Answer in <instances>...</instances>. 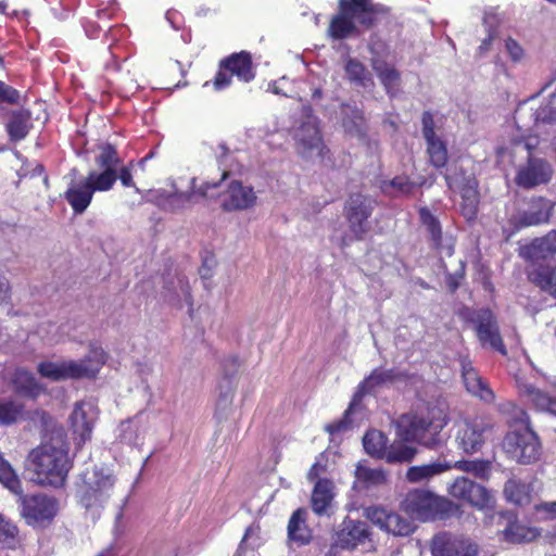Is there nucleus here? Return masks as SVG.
<instances>
[{"mask_svg":"<svg viewBox=\"0 0 556 556\" xmlns=\"http://www.w3.org/2000/svg\"><path fill=\"white\" fill-rule=\"evenodd\" d=\"M388 188L396 189L403 195H409L413 193L415 184L409 179L408 176L400 175L382 182L381 189L384 193L388 192Z\"/></svg>","mask_w":556,"mask_h":556,"instance_id":"nucleus-52","label":"nucleus"},{"mask_svg":"<svg viewBox=\"0 0 556 556\" xmlns=\"http://www.w3.org/2000/svg\"><path fill=\"white\" fill-rule=\"evenodd\" d=\"M389 12L390 9L386 5L370 1L351 11V16H353V20L361 26L370 29L377 25L380 16L387 15Z\"/></svg>","mask_w":556,"mask_h":556,"instance_id":"nucleus-34","label":"nucleus"},{"mask_svg":"<svg viewBox=\"0 0 556 556\" xmlns=\"http://www.w3.org/2000/svg\"><path fill=\"white\" fill-rule=\"evenodd\" d=\"M505 46L513 61L516 62L521 60L523 55V49L515 39L508 38L505 42Z\"/></svg>","mask_w":556,"mask_h":556,"instance_id":"nucleus-57","label":"nucleus"},{"mask_svg":"<svg viewBox=\"0 0 556 556\" xmlns=\"http://www.w3.org/2000/svg\"><path fill=\"white\" fill-rule=\"evenodd\" d=\"M20 543V531L15 523L0 515V547L13 549Z\"/></svg>","mask_w":556,"mask_h":556,"instance_id":"nucleus-46","label":"nucleus"},{"mask_svg":"<svg viewBox=\"0 0 556 556\" xmlns=\"http://www.w3.org/2000/svg\"><path fill=\"white\" fill-rule=\"evenodd\" d=\"M552 210L553 205L546 199L542 197L533 198L528 208L513 216L509 223L514 226L515 230L538 226L549 220Z\"/></svg>","mask_w":556,"mask_h":556,"instance_id":"nucleus-21","label":"nucleus"},{"mask_svg":"<svg viewBox=\"0 0 556 556\" xmlns=\"http://www.w3.org/2000/svg\"><path fill=\"white\" fill-rule=\"evenodd\" d=\"M342 114V126L348 134L359 138H365L367 136L366 118L361 109L344 105Z\"/></svg>","mask_w":556,"mask_h":556,"instance_id":"nucleus-35","label":"nucleus"},{"mask_svg":"<svg viewBox=\"0 0 556 556\" xmlns=\"http://www.w3.org/2000/svg\"><path fill=\"white\" fill-rule=\"evenodd\" d=\"M345 74L350 81L358 86L365 87L370 79L366 66L357 59L349 58L344 65Z\"/></svg>","mask_w":556,"mask_h":556,"instance_id":"nucleus-48","label":"nucleus"},{"mask_svg":"<svg viewBox=\"0 0 556 556\" xmlns=\"http://www.w3.org/2000/svg\"><path fill=\"white\" fill-rule=\"evenodd\" d=\"M96 7V17L98 20L111 18L116 11V0H91Z\"/></svg>","mask_w":556,"mask_h":556,"instance_id":"nucleus-55","label":"nucleus"},{"mask_svg":"<svg viewBox=\"0 0 556 556\" xmlns=\"http://www.w3.org/2000/svg\"><path fill=\"white\" fill-rule=\"evenodd\" d=\"M256 76V66L253 63L252 54L242 50L233 52L218 62L215 76L211 81H205L203 87L212 85L215 91H223L230 87L232 78L248 84L254 80Z\"/></svg>","mask_w":556,"mask_h":556,"instance_id":"nucleus-7","label":"nucleus"},{"mask_svg":"<svg viewBox=\"0 0 556 556\" xmlns=\"http://www.w3.org/2000/svg\"><path fill=\"white\" fill-rule=\"evenodd\" d=\"M421 132L426 141V153L431 166L442 169L448 161L447 143L437 135L433 114L424 111L421 115Z\"/></svg>","mask_w":556,"mask_h":556,"instance_id":"nucleus-18","label":"nucleus"},{"mask_svg":"<svg viewBox=\"0 0 556 556\" xmlns=\"http://www.w3.org/2000/svg\"><path fill=\"white\" fill-rule=\"evenodd\" d=\"M517 386L520 396L527 404L532 405L539 412L556 416V395L552 396L547 392L526 382L518 381Z\"/></svg>","mask_w":556,"mask_h":556,"instance_id":"nucleus-29","label":"nucleus"},{"mask_svg":"<svg viewBox=\"0 0 556 556\" xmlns=\"http://www.w3.org/2000/svg\"><path fill=\"white\" fill-rule=\"evenodd\" d=\"M407 377L408 376L405 371H399L394 368H375L358 383L353 395L354 401L361 402L364 396L372 394L378 388L387 383H394L395 381L405 380Z\"/></svg>","mask_w":556,"mask_h":556,"instance_id":"nucleus-23","label":"nucleus"},{"mask_svg":"<svg viewBox=\"0 0 556 556\" xmlns=\"http://www.w3.org/2000/svg\"><path fill=\"white\" fill-rule=\"evenodd\" d=\"M504 495L506 500L516 505H522L528 498L525 483L517 479H509L504 485Z\"/></svg>","mask_w":556,"mask_h":556,"instance_id":"nucleus-49","label":"nucleus"},{"mask_svg":"<svg viewBox=\"0 0 556 556\" xmlns=\"http://www.w3.org/2000/svg\"><path fill=\"white\" fill-rule=\"evenodd\" d=\"M355 477L365 486H377L387 483L388 475L382 468H370L358 464L355 468Z\"/></svg>","mask_w":556,"mask_h":556,"instance_id":"nucleus-45","label":"nucleus"},{"mask_svg":"<svg viewBox=\"0 0 556 556\" xmlns=\"http://www.w3.org/2000/svg\"><path fill=\"white\" fill-rule=\"evenodd\" d=\"M375 201L362 192H352L343 205V215L346 219L351 238L343 236L340 240L341 249L351 241H363L370 229L368 219L372 215Z\"/></svg>","mask_w":556,"mask_h":556,"instance_id":"nucleus-8","label":"nucleus"},{"mask_svg":"<svg viewBox=\"0 0 556 556\" xmlns=\"http://www.w3.org/2000/svg\"><path fill=\"white\" fill-rule=\"evenodd\" d=\"M421 225L427 229L433 250L439 254L451 256L454 253V244L443 243V232L440 220L434 216L427 206L418 210Z\"/></svg>","mask_w":556,"mask_h":556,"instance_id":"nucleus-27","label":"nucleus"},{"mask_svg":"<svg viewBox=\"0 0 556 556\" xmlns=\"http://www.w3.org/2000/svg\"><path fill=\"white\" fill-rule=\"evenodd\" d=\"M462 376L469 393L478 396L485 403H493L495 401L494 392L469 362L463 363Z\"/></svg>","mask_w":556,"mask_h":556,"instance_id":"nucleus-30","label":"nucleus"},{"mask_svg":"<svg viewBox=\"0 0 556 556\" xmlns=\"http://www.w3.org/2000/svg\"><path fill=\"white\" fill-rule=\"evenodd\" d=\"M34 480L43 486H64L72 462L65 443L45 442L33 448L28 455Z\"/></svg>","mask_w":556,"mask_h":556,"instance_id":"nucleus-1","label":"nucleus"},{"mask_svg":"<svg viewBox=\"0 0 556 556\" xmlns=\"http://www.w3.org/2000/svg\"><path fill=\"white\" fill-rule=\"evenodd\" d=\"M332 497V482L328 479L317 480L311 496L313 511L318 516L325 514L331 504Z\"/></svg>","mask_w":556,"mask_h":556,"instance_id":"nucleus-36","label":"nucleus"},{"mask_svg":"<svg viewBox=\"0 0 556 556\" xmlns=\"http://www.w3.org/2000/svg\"><path fill=\"white\" fill-rule=\"evenodd\" d=\"M377 43L369 47V51L371 54L370 65L378 76L380 83L382 84L386 92L393 97L400 88L401 85V73L395 68L394 65L389 64L386 60H383L377 50ZM382 50L387 48L384 42L379 45Z\"/></svg>","mask_w":556,"mask_h":556,"instance_id":"nucleus-22","label":"nucleus"},{"mask_svg":"<svg viewBox=\"0 0 556 556\" xmlns=\"http://www.w3.org/2000/svg\"><path fill=\"white\" fill-rule=\"evenodd\" d=\"M256 195L252 187L243 186L239 180H232L227 188V197L222 202L226 212L242 211L255 204Z\"/></svg>","mask_w":556,"mask_h":556,"instance_id":"nucleus-25","label":"nucleus"},{"mask_svg":"<svg viewBox=\"0 0 556 556\" xmlns=\"http://www.w3.org/2000/svg\"><path fill=\"white\" fill-rule=\"evenodd\" d=\"M59 510V502L46 494L24 495L21 498V515L27 525L45 527L52 522Z\"/></svg>","mask_w":556,"mask_h":556,"instance_id":"nucleus-15","label":"nucleus"},{"mask_svg":"<svg viewBox=\"0 0 556 556\" xmlns=\"http://www.w3.org/2000/svg\"><path fill=\"white\" fill-rule=\"evenodd\" d=\"M358 403L359 402L354 401L353 397L349 407L343 413L342 417L338 420H333L332 422L327 424L325 426V431L328 432L330 435L339 434L341 432L346 431L351 426V414Z\"/></svg>","mask_w":556,"mask_h":556,"instance_id":"nucleus-51","label":"nucleus"},{"mask_svg":"<svg viewBox=\"0 0 556 556\" xmlns=\"http://www.w3.org/2000/svg\"><path fill=\"white\" fill-rule=\"evenodd\" d=\"M113 153L104 151L94 156V164L100 172L90 170L88 175L77 184H72L65 191L64 198L75 214H83L92 201L96 191H109L116 182V176L109 166Z\"/></svg>","mask_w":556,"mask_h":556,"instance_id":"nucleus-2","label":"nucleus"},{"mask_svg":"<svg viewBox=\"0 0 556 556\" xmlns=\"http://www.w3.org/2000/svg\"><path fill=\"white\" fill-rule=\"evenodd\" d=\"M168 74H177L178 79L173 81H167L162 88L170 89V88H180L186 86L187 83L182 81L186 77V71L184 70L180 62L176 61L167 67Z\"/></svg>","mask_w":556,"mask_h":556,"instance_id":"nucleus-56","label":"nucleus"},{"mask_svg":"<svg viewBox=\"0 0 556 556\" xmlns=\"http://www.w3.org/2000/svg\"><path fill=\"white\" fill-rule=\"evenodd\" d=\"M442 269L445 274V283L451 293H455L456 290L460 286L462 279H464L465 276V264L460 261V267L455 274H451L447 271L446 265L442 264Z\"/></svg>","mask_w":556,"mask_h":556,"instance_id":"nucleus-54","label":"nucleus"},{"mask_svg":"<svg viewBox=\"0 0 556 556\" xmlns=\"http://www.w3.org/2000/svg\"><path fill=\"white\" fill-rule=\"evenodd\" d=\"M296 149L301 154H308L317 151L319 155H324L325 144L318 118L311 113L300 124L294 134Z\"/></svg>","mask_w":556,"mask_h":556,"instance_id":"nucleus-19","label":"nucleus"},{"mask_svg":"<svg viewBox=\"0 0 556 556\" xmlns=\"http://www.w3.org/2000/svg\"><path fill=\"white\" fill-rule=\"evenodd\" d=\"M432 556H479L477 542L464 534L442 531L431 540Z\"/></svg>","mask_w":556,"mask_h":556,"instance_id":"nucleus-17","label":"nucleus"},{"mask_svg":"<svg viewBox=\"0 0 556 556\" xmlns=\"http://www.w3.org/2000/svg\"><path fill=\"white\" fill-rule=\"evenodd\" d=\"M84 27L87 36L90 38H97L101 30V27L94 21H87Z\"/></svg>","mask_w":556,"mask_h":556,"instance_id":"nucleus-63","label":"nucleus"},{"mask_svg":"<svg viewBox=\"0 0 556 556\" xmlns=\"http://www.w3.org/2000/svg\"><path fill=\"white\" fill-rule=\"evenodd\" d=\"M21 93L14 87L0 80V106L2 104L17 105L20 104Z\"/></svg>","mask_w":556,"mask_h":556,"instance_id":"nucleus-53","label":"nucleus"},{"mask_svg":"<svg viewBox=\"0 0 556 556\" xmlns=\"http://www.w3.org/2000/svg\"><path fill=\"white\" fill-rule=\"evenodd\" d=\"M519 256L525 261L526 269L556 263V230H549L520 247Z\"/></svg>","mask_w":556,"mask_h":556,"instance_id":"nucleus-16","label":"nucleus"},{"mask_svg":"<svg viewBox=\"0 0 556 556\" xmlns=\"http://www.w3.org/2000/svg\"><path fill=\"white\" fill-rule=\"evenodd\" d=\"M447 189L459 194V212L469 223L477 219L480 205L479 181L473 174L463 167L454 168L444 175Z\"/></svg>","mask_w":556,"mask_h":556,"instance_id":"nucleus-10","label":"nucleus"},{"mask_svg":"<svg viewBox=\"0 0 556 556\" xmlns=\"http://www.w3.org/2000/svg\"><path fill=\"white\" fill-rule=\"evenodd\" d=\"M115 482V477L103 468L86 470L76 486L78 504L92 515L99 514L111 498Z\"/></svg>","mask_w":556,"mask_h":556,"instance_id":"nucleus-5","label":"nucleus"},{"mask_svg":"<svg viewBox=\"0 0 556 556\" xmlns=\"http://www.w3.org/2000/svg\"><path fill=\"white\" fill-rule=\"evenodd\" d=\"M104 151L113 153V159L109 166L114 172L116 180L119 179L124 187H135L132 174L128 166L122 165V160L118 156L116 148L111 143H102L98 147V153L96 155H101Z\"/></svg>","mask_w":556,"mask_h":556,"instance_id":"nucleus-40","label":"nucleus"},{"mask_svg":"<svg viewBox=\"0 0 556 556\" xmlns=\"http://www.w3.org/2000/svg\"><path fill=\"white\" fill-rule=\"evenodd\" d=\"M307 509L299 507L295 509L287 526L288 540L296 546H304L311 543L313 531L307 523Z\"/></svg>","mask_w":556,"mask_h":556,"instance_id":"nucleus-28","label":"nucleus"},{"mask_svg":"<svg viewBox=\"0 0 556 556\" xmlns=\"http://www.w3.org/2000/svg\"><path fill=\"white\" fill-rule=\"evenodd\" d=\"M447 494L451 498L478 510L492 508L495 503L494 496L489 489L464 476L456 477L450 483Z\"/></svg>","mask_w":556,"mask_h":556,"instance_id":"nucleus-13","label":"nucleus"},{"mask_svg":"<svg viewBox=\"0 0 556 556\" xmlns=\"http://www.w3.org/2000/svg\"><path fill=\"white\" fill-rule=\"evenodd\" d=\"M503 533L506 542L515 544L532 542L540 535L536 528L527 527L518 522H509Z\"/></svg>","mask_w":556,"mask_h":556,"instance_id":"nucleus-41","label":"nucleus"},{"mask_svg":"<svg viewBox=\"0 0 556 556\" xmlns=\"http://www.w3.org/2000/svg\"><path fill=\"white\" fill-rule=\"evenodd\" d=\"M0 482L14 494H22V482L11 464L4 459L0 452Z\"/></svg>","mask_w":556,"mask_h":556,"instance_id":"nucleus-47","label":"nucleus"},{"mask_svg":"<svg viewBox=\"0 0 556 556\" xmlns=\"http://www.w3.org/2000/svg\"><path fill=\"white\" fill-rule=\"evenodd\" d=\"M229 176V172L227 170H224L222 176H220V179L218 181H214V182H210V181H205L200 188H199V192L202 194V195H207L208 191L212 190V189H216L220 186V184L226 180Z\"/></svg>","mask_w":556,"mask_h":556,"instance_id":"nucleus-60","label":"nucleus"},{"mask_svg":"<svg viewBox=\"0 0 556 556\" xmlns=\"http://www.w3.org/2000/svg\"><path fill=\"white\" fill-rule=\"evenodd\" d=\"M510 149L514 152L525 150L528 153L527 164L521 166L516 174L515 182L517 186L523 189H531L549 181L553 175L551 164L543 159L532 156L529 143L515 139L510 143Z\"/></svg>","mask_w":556,"mask_h":556,"instance_id":"nucleus-12","label":"nucleus"},{"mask_svg":"<svg viewBox=\"0 0 556 556\" xmlns=\"http://www.w3.org/2000/svg\"><path fill=\"white\" fill-rule=\"evenodd\" d=\"M447 421V416L441 408L428 405L410 416L405 430L406 439L426 447H434L440 443V432Z\"/></svg>","mask_w":556,"mask_h":556,"instance_id":"nucleus-6","label":"nucleus"},{"mask_svg":"<svg viewBox=\"0 0 556 556\" xmlns=\"http://www.w3.org/2000/svg\"><path fill=\"white\" fill-rule=\"evenodd\" d=\"M400 507L412 519L421 522L446 520L460 509L452 500L426 489L409 490Z\"/></svg>","mask_w":556,"mask_h":556,"instance_id":"nucleus-3","label":"nucleus"},{"mask_svg":"<svg viewBox=\"0 0 556 556\" xmlns=\"http://www.w3.org/2000/svg\"><path fill=\"white\" fill-rule=\"evenodd\" d=\"M452 469V465L447 462H434L412 466L406 470L405 479L409 483H420L429 481Z\"/></svg>","mask_w":556,"mask_h":556,"instance_id":"nucleus-33","label":"nucleus"},{"mask_svg":"<svg viewBox=\"0 0 556 556\" xmlns=\"http://www.w3.org/2000/svg\"><path fill=\"white\" fill-rule=\"evenodd\" d=\"M371 0H339V9L343 12H351L354 9L370 2Z\"/></svg>","mask_w":556,"mask_h":556,"instance_id":"nucleus-61","label":"nucleus"},{"mask_svg":"<svg viewBox=\"0 0 556 556\" xmlns=\"http://www.w3.org/2000/svg\"><path fill=\"white\" fill-rule=\"evenodd\" d=\"M494 38H495V33L490 30L488 36L482 40L481 45L478 48L479 54H484L490 50Z\"/></svg>","mask_w":556,"mask_h":556,"instance_id":"nucleus-64","label":"nucleus"},{"mask_svg":"<svg viewBox=\"0 0 556 556\" xmlns=\"http://www.w3.org/2000/svg\"><path fill=\"white\" fill-rule=\"evenodd\" d=\"M452 468L471 473L480 480H489L492 464L488 459H462L452 465Z\"/></svg>","mask_w":556,"mask_h":556,"instance_id":"nucleus-42","label":"nucleus"},{"mask_svg":"<svg viewBox=\"0 0 556 556\" xmlns=\"http://www.w3.org/2000/svg\"><path fill=\"white\" fill-rule=\"evenodd\" d=\"M525 273L533 287L556 302V263L525 269Z\"/></svg>","mask_w":556,"mask_h":556,"instance_id":"nucleus-26","label":"nucleus"},{"mask_svg":"<svg viewBox=\"0 0 556 556\" xmlns=\"http://www.w3.org/2000/svg\"><path fill=\"white\" fill-rule=\"evenodd\" d=\"M363 445L370 456L382 459L388 446V438L380 430H368L363 438Z\"/></svg>","mask_w":556,"mask_h":556,"instance_id":"nucleus-43","label":"nucleus"},{"mask_svg":"<svg viewBox=\"0 0 556 556\" xmlns=\"http://www.w3.org/2000/svg\"><path fill=\"white\" fill-rule=\"evenodd\" d=\"M108 355L105 351L91 343L89 353L80 361H62V362H40L37 371L43 378L51 381L93 379L105 364Z\"/></svg>","mask_w":556,"mask_h":556,"instance_id":"nucleus-4","label":"nucleus"},{"mask_svg":"<svg viewBox=\"0 0 556 556\" xmlns=\"http://www.w3.org/2000/svg\"><path fill=\"white\" fill-rule=\"evenodd\" d=\"M70 420L74 434L78 437V444H84L90 440L93 426L87 417L84 403L75 404Z\"/></svg>","mask_w":556,"mask_h":556,"instance_id":"nucleus-38","label":"nucleus"},{"mask_svg":"<svg viewBox=\"0 0 556 556\" xmlns=\"http://www.w3.org/2000/svg\"><path fill=\"white\" fill-rule=\"evenodd\" d=\"M458 315L464 321L473 325L477 339L482 348L496 351L503 356L507 355L496 316L490 308L463 307Z\"/></svg>","mask_w":556,"mask_h":556,"instance_id":"nucleus-9","label":"nucleus"},{"mask_svg":"<svg viewBox=\"0 0 556 556\" xmlns=\"http://www.w3.org/2000/svg\"><path fill=\"white\" fill-rule=\"evenodd\" d=\"M370 535L368 525L346 517L336 533V546L350 549L364 543Z\"/></svg>","mask_w":556,"mask_h":556,"instance_id":"nucleus-24","label":"nucleus"},{"mask_svg":"<svg viewBox=\"0 0 556 556\" xmlns=\"http://www.w3.org/2000/svg\"><path fill=\"white\" fill-rule=\"evenodd\" d=\"M535 121L544 124H556V92L544 101L535 111Z\"/></svg>","mask_w":556,"mask_h":556,"instance_id":"nucleus-50","label":"nucleus"},{"mask_svg":"<svg viewBox=\"0 0 556 556\" xmlns=\"http://www.w3.org/2000/svg\"><path fill=\"white\" fill-rule=\"evenodd\" d=\"M417 454V448L408 445L403 440H394L388 444L382 459L388 464L410 463Z\"/></svg>","mask_w":556,"mask_h":556,"instance_id":"nucleus-39","label":"nucleus"},{"mask_svg":"<svg viewBox=\"0 0 556 556\" xmlns=\"http://www.w3.org/2000/svg\"><path fill=\"white\" fill-rule=\"evenodd\" d=\"M11 383L15 394L24 399L36 400L45 391L35 375L25 368L15 369Z\"/></svg>","mask_w":556,"mask_h":556,"instance_id":"nucleus-31","label":"nucleus"},{"mask_svg":"<svg viewBox=\"0 0 556 556\" xmlns=\"http://www.w3.org/2000/svg\"><path fill=\"white\" fill-rule=\"evenodd\" d=\"M526 425L522 429L508 432L503 440L504 451L519 464H532L541 456V441L530 426L526 413Z\"/></svg>","mask_w":556,"mask_h":556,"instance_id":"nucleus-11","label":"nucleus"},{"mask_svg":"<svg viewBox=\"0 0 556 556\" xmlns=\"http://www.w3.org/2000/svg\"><path fill=\"white\" fill-rule=\"evenodd\" d=\"M538 513L544 514L546 518H556V501L543 502L535 507Z\"/></svg>","mask_w":556,"mask_h":556,"instance_id":"nucleus-58","label":"nucleus"},{"mask_svg":"<svg viewBox=\"0 0 556 556\" xmlns=\"http://www.w3.org/2000/svg\"><path fill=\"white\" fill-rule=\"evenodd\" d=\"M325 470V466H323L321 464H319L318 462L314 463L308 472H307V479L309 481H317L319 480V476L320 473Z\"/></svg>","mask_w":556,"mask_h":556,"instance_id":"nucleus-62","label":"nucleus"},{"mask_svg":"<svg viewBox=\"0 0 556 556\" xmlns=\"http://www.w3.org/2000/svg\"><path fill=\"white\" fill-rule=\"evenodd\" d=\"M30 113L26 110L13 111L7 123V132L11 141L17 142L23 140L30 129Z\"/></svg>","mask_w":556,"mask_h":556,"instance_id":"nucleus-37","label":"nucleus"},{"mask_svg":"<svg viewBox=\"0 0 556 556\" xmlns=\"http://www.w3.org/2000/svg\"><path fill=\"white\" fill-rule=\"evenodd\" d=\"M11 300V286L5 277L0 276V305L7 304Z\"/></svg>","mask_w":556,"mask_h":556,"instance_id":"nucleus-59","label":"nucleus"},{"mask_svg":"<svg viewBox=\"0 0 556 556\" xmlns=\"http://www.w3.org/2000/svg\"><path fill=\"white\" fill-rule=\"evenodd\" d=\"M357 34L358 28L351 12H343L339 9V13L333 15L329 22L327 35L333 40H343Z\"/></svg>","mask_w":556,"mask_h":556,"instance_id":"nucleus-32","label":"nucleus"},{"mask_svg":"<svg viewBox=\"0 0 556 556\" xmlns=\"http://www.w3.org/2000/svg\"><path fill=\"white\" fill-rule=\"evenodd\" d=\"M367 515L372 523L395 536H407L414 532V525L397 513L389 511L382 507H370Z\"/></svg>","mask_w":556,"mask_h":556,"instance_id":"nucleus-20","label":"nucleus"},{"mask_svg":"<svg viewBox=\"0 0 556 556\" xmlns=\"http://www.w3.org/2000/svg\"><path fill=\"white\" fill-rule=\"evenodd\" d=\"M493 430L491 419L484 416L467 418L457 424L455 441L466 454H475L483 447L486 434Z\"/></svg>","mask_w":556,"mask_h":556,"instance_id":"nucleus-14","label":"nucleus"},{"mask_svg":"<svg viewBox=\"0 0 556 556\" xmlns=\"http://www.w3.org/2000/svg\"><path fill=\"white\" fill-rule=\"evenodd\" d=\"M25 406L14 400L0 399V426H12L24 417Z\"/></svg>","mask_w":556,"mask_h":556,"instance_id":"nucleus-44","label":"nucleus"}]
</instances>
